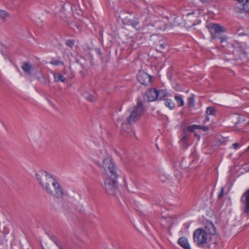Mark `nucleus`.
I'll return each instance as SVG.
<instances>
[{
  "instance_id": "16",
  "label": "nucleus",
  "mask_w": 249,
  "mask_h": 249,
  "mask_svg": "<svg viewBox=\"0 0 249 249\" xmlns=\"http://www.w3.org/2000/svg\"><path fill=\"white\" fill-rule=\"evenodd\" d=\"M83 96L88 101L93 102L95 100V97L88 92H85L83 94Z\"/></svg>"
},
{
  "instance_id": "11",
  "label": "nucleus",
  "mask_w": 249,
  "mask_h": 249,
  "mask_svg": "<svg viewBox=\"0 0 249 249\" xmlns=\"http://www.w3.org/2000/svg\"><path fill=\"white\" fill-rule=\"evenodd\" d=\"M225 30L223 27L219 25L218 24H213L211 28L212 34L224 32Z\"/></svg>"
},
{
  "instance_id": "5",
  "label": "nucleus",
  "mask_w": 249,
  "mask_h": 249,
  "mask_svg": "<svg viewBox=\"0 0 249 249\" xmlns=\"http://www.w3.org/2000/svg\"><path fill=\"white\" fill-rule=\"evenodd\" d=\"M145 110L142 102L139 100L136 106L133 108L130 115L127 118V123L132 124L136 122L143 115Z\"/></svg>"
},
{
  "instance_id": "21",
  "label": "nucleus",
  "mask_w": 249,
  "mask_h": 249,
  "mask_svg": "<svg viewBox=\"0 0 249 249\" xmlns=\"http://www.w3.org/2000/svg\"><path fill=\"white\" fill-rule=\"evenodd\" d=\"M50 64H51L53 65L58 66V65L62 64L63 63L58 60L55 59V60H53L51 61L50 62Z\"/></svg>"
},
{
  "instance_id": "31",
  "label": "nucleus",
  "mask_w": 249,
  "mask_h": 249,
  "mask_svg": "<svg viewBox=\"0 0 249 249\" xmlns=\"http://www.w3.org/2000/svg\"><path fill=\"white\" fill-rule=\"evenodd\" d=\"M132 26H133L134 28H136L137 27V25H138V23L137 22H135V23L134 24H132Z\"/></svg>"
},
{
  "instance_id": "27",
  "label": "nucleus",
  "mask_w": 249,
  "mask_h": 249,
  "mask_svg": "<svg viewBox=\"0 0 249 249\" xmlns=\"http://www.w3.org/2000/svg\"><path fill=\"white\" fill-rule=\"evenodd\" d=\"M239 144L238 143H234L232 144V147L233 149H236L239 147Z\"/></svg>"
},
{
  "instance_id": "33",
  "label": "nucleus",
  "mask_w": 249,
  "mask_h": 249,
  "mask_svg": "<svg viewBox=\"0 0 249 249\" xmlns=\"http://www.w3.org/2000/svg\"><path fill=\"white\" fill-rule=\"evenodd\" d=\"M195 135H196V137H198V138H199V135H197L196 134H195Z\"/></svg>"
},
{
  "instance_id": "3",
  "label": "nucleus",
  "mask_w": 249,
  "mask_h": 249,
  "mask_svg": "<svg viewBox=\"0 0 249 249\" xmlns=\"http://www.w3.org/2000/svg\"><path fill=\"white\" fill-rule=\"evenodd\" d=\"M98 156L102 161L100 162L97 161V164L99 167H103L107 177L113 176L115 177L116 175H118L117 167L106 149L101 150L100 153L98 154Z\"/></svg>"
},
{
  "instance_id": "32",
  "label": "nucleus",
  "mask_w": 249,
  "mask_h": 249,
  "mask_svg": "<svg viewBox=\"0 0 249 249\" xmlns=\"http://www.w3.org/2000/svg\"><path fill=\"white\" fill-rule=\"evenodd\" d=\"M160 46L162 49H164L165 48V45H164V44L163 43L160 44Z\"/></svg>"
},
{
  "instance_id": "2",
  "label": "nucleus",
  "mask_w": 249,
  "mask_h": 249,
  "mask_svg": "<svg viewBox=\"0 0 249 249\" xmlns=\"http://www.w3.org/2000/svg\"><path fill=\"white\" fill-rule=\"evenodd\" d=\"M38 183L46 192L58 198L64 196V192L57 180L44 170H39L36 174Z\"/></svg>"
},
{
  "instance_id": "30",
  "label": "nucleus",
  "mask_w": 249,
  "mask_h": 249,
  "mask_svg": "<svg viewBox=\"0 0 249 249\" xmlns=\"http://www.w3.org/2000/svg\"><path fill=\"white\" fill-rule=\"evenodd\" d=\"M195 128H196V129H202V126L195 124Z\"/></svg>"
},
{
  "instance_id": "17",
  "label": "nucleus",
  "mask_w": 249,
  "mask_h": 249,
  "mask_svg": "<svg viewBox=\"0 0 249 249\" xmlns=\"http://www.w3.org/2000/svg\"><path fill=\"white\" fill-rule=\"evenodd\" d=\"M175 100L177 102L178 107H182L184 105V102L183 99L179 96L175 95L174 96Z\"/></svg>"
},
{
  "instance_id": "13",
  "label": "nucleus",
  "mask_w": 249,
  "mask_h": 249,
  "mask_svg": "<svg viewBox=\"0 0 249 249\" xmlns=\"http://www.w3.org/2000/svg\"><path fill=\"white\" fill-rule=\"evenodd\" d=\"M9 16V14L7 11L0 9V18L2 22H5Z\"/></svg>"
},
{
  "instance_id": "9",
  "label": "nucleus",
  "mask_w": 249,
  "mask_h": 249,
  "mask_svg": "<svg viewBox=\"0 0 249 249\" xmlns=\"http://www.w3.org/2000/svg\"><path fill=\"white\" fill-rule=\"evenodd\" d=\"M21 68L27 75H30L32 74V71L34 68L33 66L29 63L24 62L21 66Z\"/></svg>"
},
{
  "instance_id": "19",
  "label": "nucleus",
  "mask_w": 249,
  "mask_h": 249,
  "mask_svg": "<svg viewBox=\"0 0 249 249\" xmlns=\"http://www.w3.org/2000/svg\"><path fill=\"white\" fill-rule=\"evenodd\" d=\"M240 116L238 114H235L232 115L231 117V119L232 120H235L236 121L234 122L235 125L237 124L238 123H240Z\"/></svg>"
},
{
  "instance_id": "26",
  "label": "nucleus",
  "mask_w": 249,
  "mask_h": 249,
  "mask_svg": "<svg viewBox=\"0 0 249 249\" xmlns=\"http://www.w3.org/2000/svg\"><path fill=\"white\" fill-rule=\"evenodd\" d=\"M189 103L190 105L194 106L195 104L194 99L193 98H189Z\"/></svg>"
},
{
  "instance_id": "4",
  "label": "nucleus",
  "mask_w": 249,
  "mask_h": 249,
  "mask_svg": "<svg viewBox=\"0 0 249 249\" xmlns=\"http://www.w3.org/2000/svg\"><path fill=\"white\" fill-rule=\"evenodd\" d=\"M117 178L118 175L105 177V189L108 195L115 196L118 192Z\"/></svg>"
},
{
  "instance_id": "6",
  "label": "nucleus",
  "mask_w": 249,
  "mask_h": 249,
  "mask_svg": "<svg viewBox=\"0 0 249 249\" xmlns=\"http://www.w3.org/2000/svg\"><path fill=\"white\" fill-rule=\"evenodd\" d=\"M240 202L243 212L244 213L249 214V188L242 195Z\"/></svg>"
},
{
  "instance_id": "8",
  "label": "nucleus",
  "mask_w": 249,
  "mask_h": 249,
  "mask_svg": "<svg viewBox=\"0 0 249 249\" xmlns=\"http://www.w3.org/2000/svg\"><path fill=\"white\" fill-rule=\"evenodd\" d=\"M178 243L184 249H192L187 238L185 237H180L178 240Z\"/></svg>"
},
{
  "instance_id": "10",
  "label": "nucleus",
  "mask_w": 249,
  "mask_h": 249,
  "mask_svg": "<svg viewBox=\"0 0 249 249\" xmlns=\"http://www.w3.org/2000/svg\"><path fill=\"white\" fill-rule=\"evenodd\" d=\"M137 79L139 82L142 85H147V81L150 80L149 75L146 73H140L137 77Z\"/></svg>"
},
{
  "instance_id": "14",
  "label": "nucleus",
  "mask_w": 249,
  "mask_h": 249,
  "mask_svg": "<svg viewBox=\"0 0 249 249\" xmlns=\"http://www.w3.org/2000/svg\"><path fill=\"white\" fill-rule=\"evenodd\" d=\"M164 104L165 106L168 107L170 109H173L175 105L173 101L170 99H165L164 100Z\"/></svg>"
},
{
  "instance_id": "15",
  "label": "nucleus",
  "mask_w": 249,
  "mask_h": 249,
  "mask_svg": "<svg viewBox=\"0 0 249 249\" xmlns=\"http://www.w3.org/2000/svg\"><path fill=\"white\" fill-rule=\"evenodd\" d=\"M157 100H161L163 98L166 96V91L164 90H157Z\"/></svg>"
},
{
  "instance_id": "18",
  "label": "nucleus",
  "mask_w": 249,
  "mask_h": 249,
  "mask_svg": "<svg viewBox=\"0 0 249 249\" xmlns=\"http://www.w3.org/2000/svg\"><path fill=\"white\" fill-rule=\"evenodd\" d=\"M206 113L207 115H214L215 113V109L213 107H208Z\"/></svg>"
},
{
  "instance_id": "25",
  "label": "nucleus",
  "mask_w": 249,
  "mask_h": 249,
  "mask_svg": "<svg viewBox=\"0 0 249 249\" xmlns=\"http://www.w3.org/2000/svg\"><path fill=\"white\" fill-rule=\"evenodd\" d=\"M224 189L223 188H222L221 190V191L218 196V198L219 199H221L223 196V195H224Z\"/></svg>"
},
{
  "instance_id": "1",
  "label": "nucleus",
  "mask_w": 249,
  "mask_h": 249,
  "mask_svg": "<svg viewBox=\"0 0 249 249\" xmlns=\"http://www.w3.org/2000/svg\"><path fill=\"white\" fill-rule=\"evenodd\" d=\"M216 229L214 225L207 223L205 227L196 229L193 234V239L198 246L202 247L207 244L208 248L215 249L219 239L215 235Z\"/></svg>"
},
{
  "instance_id": "20",
  "label": "nucleus",
  "mask_w": 249,
  "mask_h": 249,
  "mask_svg": "<svg viewBox=\"0 0 249 249\" xmlns=\"http://www.w3.org/2000/svg\"><path fill=\"white\" fill-rule=\"evenodd\" d=\"M188 136L185 135L180 140V143L182 146H185L188 141Z\"/></svg>"
},
{
  "instance_id": "34",
  "label": "nucleus",
  "mask_w": 249,
  "mask_h": 249,
  "mask_svg": "<svg viewBox=\"0 0 249 249\" xmlns=\"http://www.w3.org/2000/svg\"><path fill=\"white\" fill-rule=\"evenodd\" d=\"M247 150H249V146L248 147V148H247Z\"/></svg>"
},
{
  "instance_id": "29",
  "label": "nucleus",
  "mask_w": 249,
  "mask_h": 249,
  "mask_svg": "<svg viewBox=\"0 0 249 249\" xmlns=\"http://www.w3.org/2000/svg\"><path fill=\"white\" fill-rule=\"evenodd\" d=\"M209 129V127L207 126H202V130L204 131H207Z\"/></svg>"
},
{
  "instance_id": "23",
  "label": "nucleus",
  "mask_w": 249,
  "mask_h": 249,
  "mask_svg": "<svg viewBox=\"0 0 249 249\" xmlns=\"http://www.w3.org/2000/svg\"><path fill=\"white\" fill-rule=\"evenodd\" d=\"M196 129L195 124L189 126L187 127V130L190 132H194Z\"/></svg>"
},
{
  "instance_id": "22",
  "label": "nucleus",
  "mask_w": 249,
  "mask_h": 249,
  "mask_svg": "<svg viewBox=\"0 0 249 249\" xmlns=\"http://www.w3.org/2000/svg\"><path fill=\"white\" fill-rule=\"evenodd\" d=\"M66 44L68 46L72 48L74 44V41L73 40H68L66 41Z\"/></svg>"
},
{
  "instance_id": "28",
  "label": "nucleus",
  "mask_w": 249,
  "mask_h": 249,
  "mask_svg": "<svg viewBox=\"0 0 249 249\" xmlns=\"http://www.w3.org/2000/svg\"><path fill=\"white\" fill-rule=\"evenodd\" d=\"M209 121H210V118H209L208 115H207V116L206 117V118L204 120L203 122H204V123L205 124V123L208 122Z\"/></svg>"
},
{
  "instance_id": "7",
  "label": "nucleus",
  "mask_w": 249,
  "mask_h": 249,
  "mask_svg": "<svg viewBox=\"0 0 249 249\" xmlns=\"http://www.w3.org/2000/svg\"><path fill=\"white\" fill-rule=\"evenodd\" d=\"M157 89H151L146 93L147 100L149 102L154 101L157 99Z\"/></svg>"
},
{
  "instance_id": "24",
  "label": "nucleus",
  "mask_w": 249,
  "mask_h": 249,
  "mask_svg": "<svg viewBox=\"0 0 249 249\" xmlns=\"http://www.w3.org/2000/svg\"><path fill=\"white\" fill-rule=\"evenodd\" d=\"M244 2H245V3H243V5H242V10H247L246 9V5L247 3H249V0H243V3Z\"/></svg>"
},
{
  "instance_id": "12",
  "label": "nucleus",
  "mask_w": 249,
  "mask_h": 249,
  "mask_svg": "<svg viewBox=\"0 0 249 249\" xmlns=\"http://www.w3.org/2000/svg\"><path fill=\"white\" fill-rule=\"evenodd\" d=\"M53 77L55 82L61 81L64 83L67 81V79L59 73H54Z\"/></svg>"
}]
</instances>
